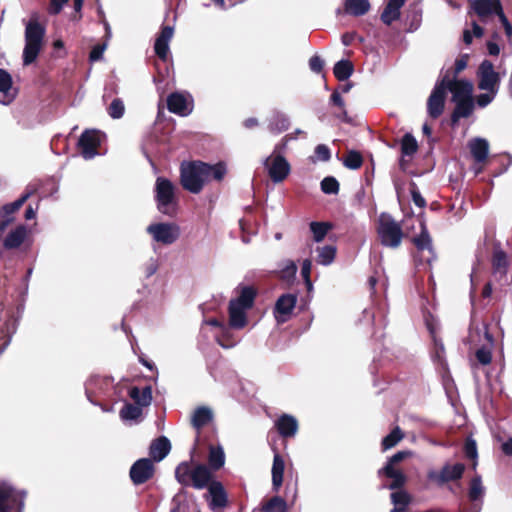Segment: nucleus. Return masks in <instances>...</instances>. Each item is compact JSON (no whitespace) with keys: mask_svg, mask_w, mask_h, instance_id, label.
Segmentation results:
<instances>
[{"mask_svg":"<svg viewBox=\"0 0 512 512\" xmlns=\"http://www.w3.org/2000/svg\"><path fill=\"white\" fill-rule=\"evenodd\" d=\"M27 235L28 230L26 226H17L15 229L10 231L3 239L4 248L8 250L19 248L27 238Z\"/></svg>","mask_w":512,"mask_h":512,"instance_id":"b1692460","label":"nucleus"},{"mask_svg":"<svg viewBox=\"0 0 512 512\" xmlns=\"http://www.w3.org/2000/svg\"><path fill=\"white\" fill-rule=\"evenodd\" d=\"M101 139L102 135L97 130H86L81 134L78 147L84 159L90 160L98 154L97 149L101 144Z\"/></svg>","mask_w":512,"mask_h":512,"instance_id":"9b49d317","label":"nucleus"},{"mask_svg":"<svg viewBox=\"0 0 512 512\" xmlns=\"http://www.w3.org/2000/svg\"><path fill=\"white\" fill-rule=\"evenodd\" d=\"M106 49V44H98L95 45L89 55V59L91 62H96L102 59L103 53Z\"/></svg>","mask_w":512,"mask_h":512,"instance_id":"0e129e2a","label":"nucleus"},{"mask_svg":"<svg viewBox=\"0 0 512 512\" xmlns=\"http://www.w3.org/2000/svg\"><path fill=\"white\" fill-rule=\"evenodd\" d=\"M155 199L158 210L168 216H173L177 210L176 187L168 179L158 177L155 183Z\"/></svg>","mask_w":512,"mask_h":512,"instance_id":"39448f33","label":"nucleus"},{"mask_svg":"<svg viewBox=\"0 0 512 512\" xmlns=\"http://www.w3.org/2000/svg\"><path fill=\"white\" fill-rule=\"evenodd\" d=\"M171 444L167 437L161 436L154 440L149 448V454L154 461L163 460L170 452Z\"/></svg>","mask_w":512,"mask_h":512,"instance_id":"cd10ccee","label":"nucleus"},{"mask_svg":"<svg viewBox=\"0 0 512 512\" xmlns=\"http://www.w3.org/2000/svg\"><path fill=\"white\" fill-rule=\"evenodd\" d=\"M418 144L412 134L407 133L403 136L401 141V152L404 156H412L416 153Z\"/></svg>","mask_w":512,"mask_h":512,"instance_id":"8fccbe9b","label":"nucleus"},{"mask_svg":"<svg viewBox=\"0 0 512 512\" xmlns=\"http://www.w3.org/2000/svg\"><path fill=\"white\" fill-rule=\"evenodd\" d=\"M154 465L151 459L141 458L130 469V478L135 485H140L152 478Z\"/></svg>","mask_w":512,"mask_h":512,"instance_id":"dca6fc26","label":"nucleus"},{"mask_svg":"<svg viewBox=\"0 0 512 512\" xmlns=\"http://www.w3.org/2000/svg\"><path fill=\"white\" fill-rule=\"evenodd\" d=\"M147 233L155 242L171 245L180 237V227L175 223H153L146 228Z\"/></svg>","mask_w":512,"mask_h":512,"instance_id":"6e6552de","label":"nucleus"},{"mask_svg":"<svg viewBox=\"0 0 512 512\" xmlns=\"http://www.w3.org/2000/svg\"><path fill=\"white\" fill-rule=\"evenodd\" d=\"M320 185L322 192L325 194H337L339 192V182L332 176L325 177Z\"/></svg>","mask_w":512,"mask_h":512,"instance_id":"6e6d98bb","label":"nucleus"},{"mask_svg":"<svg viewBox=\"0 0 512 512\" xmlns=\"http://www.w3.org/2000/svg\"><path fill=\"white\" fill-rule=\"evenodd\" d=\"M209 466L213 470L220 469L225 463V454L221 446H211L208 457Z\"/></svg>","mask_w":512,"mask_h":512,"instance_id":"a19ab883","label":"nucleus"},{"mask_svg":"<svg viewBox=\"0 0 512 512\" xmlns=\"http://www.w3.org/2000/svg\"><path fill=\"white\" fill-rule=\"evenodd\" d=\"M315 261L322 266H330L337 254V247L334 244L319 245L314 249Z\"/></svg>","mask_w":512,"mask_h":512,"instance_id":"a878e982","label":"nucleus"},{"mask_svg":"<svg viewBox=\"0 0 512 512\" xmlns=\"http://www.w3.org/2000/svg\"><path fill=\"white\" fill-rule=\"evenodd\" d=\"M129 396L140 407L149 406L152 401V388L151 386H146L143 389H140L138 387H132L129 390Z\"/></svg>","mask_w":512,"mask_h":512,"instance_id":"72a5a7b5","label":"nucleus"},{"mask_svg":"<svg viewBox=\"0 0 512 512\" xmlns=\"http://www.w3.org/2000/svg\"><path fill=\"white\" fill-rule=\"evenodd\" d=\"M264 512H287L286 501L279 497H272L262 508Z\"/></svg>","mask_w":512,"mask_h":512,"instance_id":"3c124183","label":"nucleus"},{"mask_svg":"<svg viewBox=\"0 0 512 512\" xmlns=\"http://www.w3.org/2000/svg\"><path fill=\"white\" fill-rule=\"evenodd\" d=\"M465 471V466L462 463H456L453 465L445 464L441 471L429 470L427 478L430 482L435 483L438 486H442L447 482L455 481L462 478Z\"/></svg>","mask_w":512,"mask_h":512,"instance_id":"9d476101","label":"nucleus"},{"mask_svg":"<svg viewBox=\"0 0 512 512\" xmlns=\"http://www.w3.org/2000/svg\"><path fill=\"white\" fill-rule=\"evenodd\" d=\"M211 477L210 469L203 464H198L193 467L190 485L196 489H203L210 485Z\"/></svg>","mask_w":512,"mask_h":512,"instance_id":"393cba45","label":"nucleus"},{"mask_svg":"<svg viewBox=\"0 0 512 512\" xmlns=\"http://www.w3.org/2000/svg\"><path fill=\"white\" fill-rule=\"evenodd\" d=\"M193 467L190 463L182 462L175 469V477L177 481L184 486H190Z\"/></svg>","mask_w":512,"mask_h":512,"instance_id":"79ce46f5","label":"nucleus"},{"mask_svg":"<svg viewBox=\"0 0 512 512\" xmlns=\"http://www.w3.org/2000/svg\"><path fill=\"white\" fill-rule=\"evenodd\" d=\"M142 415V409L139 405L135 406L126 403L120 410V418L123 421H138Z\"/></svg>","mask_w":512,"mask_h":512,"instance_id":"de8ad7c7","label":"nucleus"},{"mask_svg":"<svg viewBox=\"0 0 512 512\" xmlns=\"http://www.w3.org/2000/svg\"><path fill=\"white\" fill-rule=\"evenodd\" d=\"M284 276H294L297 272V266L292 260H287L282 269Z\"/></svg>","mask_w":512,"mask_h":512,"instance_id":"774afa93","label":"nucleus"},{"mask_svg":"<svg viewBox=\"0 0 512 512\" xmlns=\"http://www.w3.org/2000/svg\"><path fill=\"white\" fill-rule=\"evenodd\" d=\"M363 159L360 153L350 151L346 158L343 160V165L349 169H359L362 166Z\"/></svg>","mask_w":512,"mask_h":512,"instance_id":"864d4df0","label":"nucleus"},{"mask_svg":"<svg viewBox=\"0 0 512 512\" xmlns=\"http://www.w3.org/2000/svg\"><path fill=\"white\" fill-rule=\"evenodd\" d=\"M263 166L274 184L283 182L291 173V165L285 156L269 155L263 160Z\"/></svg>","mask_w":512,"mask_h":512,"instance_id":"0eeeda50","label":"nucleus"},{"mask_svg":"<svg viewBox=\"0 0 512 512\" xmlns=\"http://www.w3.org/2000/svg\"><path fill=\"white\" fill-rule=\"evenodd\" d=\"M297 303L295 294H283L276 301L274 308V316L278 323L286 322L292 314Z\"/></svg>","mask_w":512,"mask_h":512,"instance_id":"f3484780","label":"nucleus"},{"mask_svg":"<svg viewBox=\"0 0 512 512\" xmlns=\"http://www.w3.org/2000/svg\"><path fill=\"white\" fill-rule=\"evenodd\" d=\"M70 0H50V5L48 8V12L50 14L56 15L58 14L64 4H67ZM73 1V7L75 12H80L83 6L84 0H72Z\"/></svg>","mask_w":512,"mask_h":512,"instance_id":"09e8293b","label":"nucleus"},{"mask_svg":"<svg viewBox=\"0 0 512 512\" xmlns=\"http://www.w3.org/2000/svg\"><path fill=\"white\" fill-rule=\"evenodd\" d=\"M379 476L385 475L388 478H391L393 481L388 486L389 489L395 490L401 488L406 483V476L404 473L394 467L384 466L378 471Z\"/></svg>","mask_w":512,"mask_h":512,"instance_id":"473e14b6","label":"nucleus"},{"mask_svg":"<svg viewBox=\"0 0 512 512\" xmlns=\"http://www.w3.org/2000/svg\"><path fill=\"white\" fill-rule=\"evenodd\" d=\"M412 452L409 450L398 451L392 457H390L385 466L394 467V465L407 457H410Z\"/></svg>","mask_w":512,"mask_h":512,"instance_id":"e2e57ef3","label":"nucleus"},{"mask_svg":"<svg viewBox=\"0 0 512 512\" xmlns=\"http://www.w3.org/2000/svg\"><path fill=\"white\" fill-rule=\"evenodd\" d=\"M311 269H312V261L310 259H305L302 262L301 275H302L308 289L312 288V283L310 281Z\"/></svg>","mask_w":512,"mask_h":512,"instance_id":"680f3d73","label":"nucleus"},{"mask_svg":"<svg viewBox=\"0 0 512 512\" xmlns=\"http://www.w3.org/2000/svg\"><path fill=\"white\" fill-rule=\"evenodd\" d=\"M17 496L13 488L0 480V512H20L16 510Z\"/></svg>","mask_w":512,"mask_h":512,"instance_id":"412c9836","label":"nucleus"},{"mask_svg":"<svg viewBox=\"0 0 512 512\" xmlns=\"http://www.w3.org/2000/svg\"><path fill=\"white\" fill-rule=\"evenodd\" d=\"M505 72L501 73L495 70L493 63L489 60H483L477 70V87L484 93L476 97V104L480 108L488 106L497 96L502 77Z\"/></svg>","mask_w":512,"mask_h":512,"instance_id":"f03ea898","label":"nucleus"},{"mask_svg":"<svg viewBox=\"0 0 512 512\" xmlns=\"http://www.w3.org/2000/svg\"><path fill=\"white\" fill-rule=\"evenodd\" d=\"M31 196V192H27L24 195H22L19 199L16 201L4 205L0 210V216L1 217H13V214L21 208V206L28 200V198Z\"/></svg>","mask_w":512,"mask_h":512,"instance_id":"49530a36","label":"nucleus"},{"mask_svg":"<svg viewBox=\"0 0 512 512\" xmlns=\"http://www.w3.org/2000/svg\"><path fill=\"white\" fill-rule=\"evenodd\" d=\"M227 173L225 163L210 165L202 161H193L181 165L180 180L183 188L198 194L212 180L221 181Z\"/></svg>","mask_w":512,"mask_h":512,"instance_id":"f257e3e1","label":"nucleus"},{"mask_svg":"<svg viewBox=\"0 0 512 512\" xmlns=\"http://www.w3.org/2000/svg\"><path fill=\"white\" fill-rule=\"evenodd\" d=\"M144 273L147 278L154 275L158 270V261L157 259L151 258L145 265H144Z\"/></svg>","mask_w":512,"mask_h":512,"instance_id":"69168bd1","label":"nucleus"},{"mask_svg":"<svg viewBox=\"0 0 512 512\" xmlns=\"http://www.w3.org/2000/svg\"><path fill=\"white\" fill-rule=\"evenodd\" d=\"M471 7L483 23H486L492 16L499 17L503 13L499 0H472Z\"/></svg>","mask_w":512,"mask_h":512,"instance_id":"2eb2a0df","label":"nucleus"},{"mask_svg":"<svg viewBox=\"0 0 512 512\" xmlns=\"http://www.w3.org/2000/svg\"><path fill=\"white\" fill-rule=\"evenodd\" d=\"M296 137L293 136V134H287L285 135L281 141L279 143H277L274 148H273V151L271 152L270 155H280V156H284V153L287 149V146H288V143L291 141V140H295Z\"/></svg>","mask_w":512,"mask_h":512,"instance_id":"13d9d810","label":"nucleus"},{"mask_svg":"<svg viewBox=\"0 0 512 512\" xmlns=\"http://www.w3.org/2000/svg\"><path fill=\"white\" fill-rule=\"evenodd\" d=\"M413 242L418 250H428L432 253V240L423 222H421V232L413 239Z\"/></svg>","mask_w":512,"mask_h":512,"instance_id":"c03bdc74","label":"nucleus"},{"mask_svg":"<svg viewBox=\"0 0 512 512\" xmlns=\"http://www.w3.org/2000/svg\"><path fill=\"white\" fill-rule=\"evenodd\" d=\"M405 0H389L381 14V20L386 25H390L400 17L401 8L404 6Z\"/></svg>","mask_w":512,"mask_h":512,"instance_id":"c85d7f7f","label":"nucleus"},{"mask_svg":"<svg viewBox=\"0 0 512 512\" xmlns=\"http://www.w3.org/2000/svg\"><path fill=\"white\" fill-rule=\"evenodd\" d=\"M167 107L171 113L188 116L193 110V99L189 94L175 92L168 96Z\"/></svg>","mask_w":512,"mask_h":512,"instance_id":"4468645a","label":"nucleus"},{"mask_svg":"<svg viewBox=\"0 0 512 512\" xmlns=\"http://www.w3.org/2000/svg\"><path fill=\"white\" fill-rule=\"evenodd\" d=\"M238 289L239 295L230 300L228 307V323L236 330L243 329L247 325V313L253 307L256 297V290L251 286H241Z\"/></svg>","mask_w":512,"mask_h":512,"instance_id":"7ed1b4c3","label":"nucleus"},{"mask_svg":"<svg viewBox=\"0 0 512 512\" xmlns=\"http://www.w3.org/2000/svg\"><path fill=\"white\" fill-rule=\"evenodd\" d=\"M464 453L467 458L473 460L472 468L475 470L477 466V458H478V452H477V445L476 441L472 438H468L466 440L465 446H464Z\"/></svg>","mask_w":512,"mask_h":512,"instance_id":"4d7b16f0","label":"nucleus"},{"mask_svg":"<svg viewBox=\"0 0 512 512\" xmlns=\"http://www.w3.org/2000/svg\"><path fill=\"white\" fill-rule=\"evenodd\" d=\"M275 425L279 434L284 438L293 437L298 431L297 419L289 414L281 415Z\"/></svg>","mask_w":512,"mask_h":512,"instance_id":"4be33fe9","label":"nucleus"},{"mask_svg":"<svg viewBox=\"0 0 512 512\" xmlns=\"http://www.w3.org/2000/svg\"><path fill=\"white\" fill-rule=\"evenodd\" d=\"M108 114L113 119H120L123 117L125 112V106L121 99L115 98L109 105Z\"/></svg>","mask_w":512,"mask_h":512,"instance_id":"603ef678","label":"nucleus"},{"mask_svg":"<svg viewBox=\"0 0 512 512\" xmlns=\"http://www.w3.org/2000/svg\"><path fill=\"white\" fill-rule=\"evenodd\" d=\"M446 78L437 82L427 102V111L430 117L438 118L444 110L446 95Z\"/></svg>","mask_w":512,"mask_h":512,"instance_id":"ddd939ff","label":"nucleus"},{"mask_svg":"<svg viewBox=\"0 0 512 512\" xmlns=\"http://www.w3.org/2000/svg\"><path fill=\"white\" fill-rule=\"evenodd\" d=\"M324 61L317 55H314L309 60V67L315 73H320L323 69Z\"/></svg>","mask_w":512,"mask_h":512,"instance_id":"338daca9","label":"nucleus"},{"mask_svg":"<svg viewBox=\"0 0 512 512\" xmlns=\"http://www.w3.org/2000/svg\"><path fill=\"white\" fill-rule=\"evenodd\" d=\"M285 469V462L279 453H275L272 465V487L274 491H279L283 483V475Z\"/></svg>","mask_w":512,"mask_h":512,"instance_id":"2f4dec72","label":"nucleus"},{"mask_svg":"<svg viewBox=\"0 0 512 512\" xmlns=\"http://www.w3.org/2000/svg\"><path fill=\"white\" fill-rule=\"evenodd\" d=\"M45 27L37 19H30L25 26V46L23 49V65L32 64L38 57L44 44Z\"/></svg>","mask_w":512,"mask_h":512,"instance_id":"20e7f679","label":"nucleus"},{"mask_svg":"<svg viewBox=\"0 0 512 512\" xmlns=\"http://www.w3.org/2000/svg\"><path fill=\"white\" fill-rule=\"evenodd\" d=\"M391 502L394 505L391 512H407L408 505L411 502V496L404 490H398L391 494Z\"/></svg>","mask_w":512,"mask_h":512,"instance_id":"f704fd0d","label":"nucleus"},{"mask_svg":"<svg viewBox=\"0 0 512 512\" xmlns=\"http://www.w3.org/2000/svg\"><path fill=\"white\" fill-rule=\"evenodd\" d=\"M207 500L212 510L224 508L227 505V494L223 485L218 481H213L208 486Z\"/></svg>","mask_w":512,"mask_h":512,"instance_id":"6ab92c4d","label":"nucleus"},{"mask_svg":"<svg viewBox=\"0 0 512 512\" xmlns=\"http://www.w3.org/2000/svg\"><path fill=\"white\" fill-rule=\"evenodd\" d=\"M454 103L456 105L452 115L454 121H457L459 118H466L470 116L474 108L472 97L466 98L465 100H459Z\"/></svg>","mask_w":512,"mask_h":512,"instance_id":"58836bf2","label":"nucleus"},{"mask_svg":"<svg viewBox=\"0 0 512 512\" xmlns=\"http://www.w3.org/2000/svg\"><path fill=\"white\" fill-rule=\"evenodd\" d=\"M103 380L100 379L99 377H91L85 384V393H86V396H87V399L92 403V404H95L96 403L92 400V396L94 394V390H95V387L102 383Z\"/></svg>","mask_w":512,"mask_h":512,"instance_id":"052dcab7","label":"nucleus"},{"mask_svg":"<svg viewBox=\"0 0 512 512\" xmlns=\"http://www.w3.org/2000/svg\"><path fill=\"white\" fill-rule=\"evenodd\" d=\"M485 493V488L482 484L480 475H475L469 485L468 497L471 501L476 502L482 500Z\"/></svg>","mask_w":512,"mask_h":512,"instance_id":"ea45409f","label":"nucleus"},{"mask_svg":"<svg viewBox=\"0 0 512 512\" xmlns=\"http://www.w3.org/2000/svg\"><path fill=\"white\" fill-rule=\"evenodd\" d=\"M16 94L12 88V77L4 69H0V103L9 105L15 98Z\"/></svg>","mask_w":512,"mask_h":512,"instance_id":"5701e85b","label":"nucleus"},{"mask_svg":"<svg viewBox=\"0 0 512 512\" xmlns=\"http://www.w3.org/2000/svg\"><path fill=\"white\" fill-rule=\"evenodd\" d=\"M232 329L229 324L222 325L215 335L217 343L225 349L233 348L239 343V338L232 332Z\"/></svg>","mask_w":512,"mask_h":512,"instance_id":"7c9ffc66","label":"nucleus"},{"mask_svg":"<svg viewBox=\"0 0 512 512\" xmlns=\"http://www.w3.org/2000/svg\"><path fill=\"white\" fill-rule=\"evenodd\" d=\"M377 233L383 246L398 248L402 242L403 231L401 225L389 214L382 213L378 219Z\"/></svg>","mask_w":512,"mask_h":512,"instance_id":"423d86ee","label":"nucleus"},{"mask_svg":"<svg viewBox=\"0 0 512 512\" xmlns=\"http://www.w3.org/2000/svg\"><path fill=\"white\" fill-rule=\"evenodd\" d=\"M487 341L488 346H482L476 351V358L482 365H488L491 362L492 354L491 348L494 344L493 336L489 333L488 327L485 323L481 326H472L469 333L471 342H480L481 337Z\"/></svg>","mask_w":512,"mask_h":512,"instance_id":"1a4fd4ad","label":"nucleus"},{"mask_svg":"<svg viewBox=\"0 0 512 512\" xmlns=\"http://www.w3.org/2000/svg\"><path fill=\"white\" fill-rule=\"evenodd\" d=\"M290 126L289 117L279 111H274L268 119V130L272 134H280Z\"/></svg>","mask_w":512,"mask_h":512,"instance_id":"c756f323","label":"nucleus"},{"mask_svg":"<svg viewBox=\"0 0 512 512\" xmlns=\"http://www.w3.org/2000/svg\"><path fill=\"white\" fill-rule=\"evenodd\" d=\"M508 265L509 260L507 254L500 249H495L492 259L494 277L498 280L505 278Z\"/></svg>","mask_w":512,"mask_h":512,"instance_id":"bb28decb","label":"nucleus"},{"mask_svg":"<svg viewBox=\"0 0 512 512\" xmlns=\"http://www.w3.org/2000/svg\"><path fill=\"white\" fill-rule=\"evenodd\" d=\"M331 158V152L327 145L319 144L315 147L314 156L310 159L313 163L317 161L327 162Z\"/></svg>","mask_w":512,"mask_h":512,"instance_id":"5fc2aeb1","label":"nucleus"},{"mask_svg":"<svg viewBox=\"0 0 512 512\" xmlns=\"http://www.w3.org/2000/svg\"><path fill=\"white\" fill-rule=\"evenodd\" d=\"M309 228L312 233L313 241L321 243L332 229V225L329 222L312 221L309 224Z\"/></svg>","mask_w":512,"mask_h":512,"instance_id":"e433bc0d","label":"nucleus"},{"mask_svg":"<svg viewBox=\"0 0 512 512\" xmlns=\"http://www.w3.org/2000/svg\"><path fill=\"white\" fill-rule=\"evenodd\" d=\"M468 148L473 157L475 164L472 166V170L475 175L481 173L482 164L487 160L489 155V142L481 137H475L469 140Z\"/></svg>","mask_w":512,"mask_h":512,"instance_id":"f8f14e48","label":"nucleus"},{"mask_svg":"<svg viewBox=\"0 0 512 512\" xmlns=\"http://www.w3.org/2000/svg\"><path fill=\"white\" fill-rule=\"evenodd\" d=\"M404 438V433L397 426L388 435H386L381 443L382 451H387L395 447Z\"/></svg>","mask_w":512,"mask_h":512,"instance_id":"a18cd8bd","label":"nucleus"},{"mask_svg":"<svg viewBox=\"0 0 512 512\" xmlns=\"http://www.w3.org/2000/svg\"><path fill=\"white\" fill-rule=\"evenodd\" d=\"M213 414L208 407H198L192 415V425L196 429H200L212 420Z\"/></svg>","mask_w":512,"mask_h":512,"instance_id":"4c0bfd02","label":"nucleus"},{"mask_svg":"<svg viewBox=\"0 0 512 512\" xmlns=\"http://www.w3.org/2000/svg\"><path fill=\"white\" fill-rule=\"evenodd\" d=\"M370 9L368 0H345V11L352 16H362Z\"/></svg>","mask_w":512,"mask_h":512,"instance_id":"c9c22d12","label":"nucleus"},{"mask_svg":"<svg viewBox=\"0 0 512 512\" xmlns=\"http://www.w3.org/2000/svg\"><path fill=\"white\" fill-rule=\"evenodd\" d=\"M174 29L171 26H164L155 40L154 50L156 55L163 61L167 60L170 47L169 43L173 37Z\"/></svg>","mask_w":512,"mask_h":512,"instance_id":"aec40b11","label":"nucleus"},{"mask_svg":"<svg viewBox=\"0 0 512 512\" xmlns=\"http://www.w3.org/2000/svg\"><path fill=\"white\" fill-rule=\"evenodd\" d=\"M353 70L352 63L344 59L338 61L333 68L334 75L339 81L347 80L352 75Z\"/></svg>","mask_w":512,"mask_h":512,"instance_id":"37998d69","label":"nucleus"},{"mask_svg":"<svg viewBox=\"0 0 512 512\" xmlns=\"http://www.w3.org/2000/svg\"><path fill=\"white\" fill-rule=\"evenodd\" d=\"M444 78H446V91L449 90L452 93L453 102L472 97V82L468 80L450 79L448 76Z\"/></svg>","mask_w":512,"mask_h":512,"instance_id":"a211bd4d","label":"nucleus"},{"mask_svg":"<svg viewBox=\"0 0 512 512\" xmlns=\"http://www.w3.org/2000/svg\"><path fill=\"white\" fill-rule=\"evenodd\" d=\"M296 137L293 136V134H287L285 135L281 141L279 143H277L274 148H273V151L271 152L270 155H280V156H284V153L287 149V146H288V143L291 141V140H295Z\"/></svg>","mask_w":512,"mask_h":512,"instance_id":"bf43d9fd","label":"nucleus"}]
</instances>
